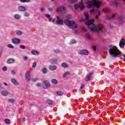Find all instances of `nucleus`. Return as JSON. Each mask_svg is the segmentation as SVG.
I'll return each instance as SVG.
<instances>
[{
	"mask_svg": "<svg viewBox=\"0 0 125 125\" xmlns=\"http://www.w3.org/2000/svg\"><path fill=\"white\" fill-rule=\"evenodd\" d=\"M124 0V2L125 3V0Z\"/></svg>",
	"mask_w": 125,
	"mask_h": 125,
	"instance_id": "obj_64",
	"label": "nucleus"
},
{
	"mask_svg": "<svg viewBox=\"0 0 125 125\" xmlns=\"http://www.w3.org/2000/svg\"><path fill=\"white\" fill-rule=\"evenodd\" d=\"M78 31L77 30H75L74 31V33L75 34V35H78Z\"/></svg>",
	"mask_w": 125,
	"mask_h": 125,
	"instance_id": "obj_56",
	"label": "nucleus"
},
{
	"mask_svg": "<svg viewBox=\"0 0 125 125\" xmlns=\"http://www.w3.org/2000/svg\"><path fill=\"white\" fill-rule=\"evenodd\" d=\"M49 69L51 71H55V70L57 69V66H56V65H50L49 67Z\"/></svg>",
	"mask_w": 125,
	"mask_h": 125,
	"instance_id": "obj_19",
	"label": "nucleus"
},
{
	"mask_svg": "<svg viewBox=\"0 0 125 125\" xmlns=\"http://www.w3.org/2000/svg\"><path fill=\"white\" fill-rule=\"evenodd\" d=\"M113 5H115V6H118L119 5V3L117 2V1H115L113 3H112Z\"/></svg>",
	"mask_w": 125,
	"mask_h": 125,
	"instance_id": "obj_38",
	"label": "nucleus"
},
{
	"mask_svg": "<svg viewBox=\"0 0 125 125\" xmlns=\"http://www.w3.org/2000/svg\"><path fill=\"white\" fill-rule=\"evenodd\" d=\"M11 74L13 75H15V70H12L11 71Z\"/></svg>",
	"mask_w": 125,
	"mask_h": 125,
	"instance_id": "obj_54",
	"label": "nucleus"
},
{
	"mask_svg": "<svg viewBox=\"0 0 125 125\" xmlns=\"http://www.w3.org/2000/svg\"><path fill=\"white\" fill-rule=\"evenodd\" d=\"M42 72L43 74H46L47 73V69L46 68H42Z\"/></svg>",
	"mask_w": 125,
	"mask_h": 125,
	"instance_id": "obj_32",
	"label": "nucleus"
},
{
	"mask_svg": "<svg viewBox=\"0 0 125 125\" xmlns=\"http://www.w3.org/2000/svg\"><path fill=\"white\" fill-rule=\"evenodd\" d=\"M51 83L53 84H57V83H58V81L55 79H52L51 80Z\"/></svg>",
	"mask_w": 125,
	"mask_h": 125,
	"instance_id": "obj_23",
	"label": "nucleus"
},
{
	"mask_svg": "<svg viewBox=\"0 0 125 125\" xmlns=\"http://www.w3.org/2000/svg\"><path fill=\"white\" fill-rule=\"evenodd\" d=\"M9 103H14L15 102V100L13 99H9Z\"/></svg>",
	"mask_w": 125,
	"mask_h": 125,
	"instance_id": "obj_37",
	"label": "nucleus"
},
{
	"mask_svg": "<svg viewBox=\"0 0 125 125\" xmlns=\"http://www.w3.org/2000/svg\"><path fill=\"white\" fill-rule=\"evenodd\" d=\"M117 15L116 14H112L111 15V17H107L106 19H107V20H110V19L111 18H115V17H116V16Z\"/></svg>",
	"mask_w": 125,
	"mask_h": 125,
	"instance_id": "obj_25",
	"label": "nucleus"
},
{
	"mask_svg": "<svg viewBox=\"0 0 125 125\" xmlns=\"http://www.w3.org/2000/svg\"><path fill=\"white\" fill-rule=\"evenodd\" d=\"M79 54L80 55H88L89 54V52L87 50L83 49L80 51Z\"/></svg>",
	"mask_w": 125,
	"mask_h": 125,
	"instance_id": "obj_9",
	"label": "nucleus"
},
{
	"mask_svg": "<svg viewBox=\"0 0 125 125\" xmlns=\"http://www.w3.org/2000/svg\"><path fill=\"white\" fill-rule=\"evenodd\" d=\"M85 37L86 38H87V39H89V40H90V35L88 34H86Z\"/></svg>",
	"mask_w": 125,
	"mask_h": 125,
	"instance_id": "obj_50",
	"label": "nucleus"
},
{
	"mask_svg": "<svg viewBox=\"0 0 125 125\" xmlns=\"http://www.w3.org/2000/svg\"><path fill=\"white\" fill-rule=\"evenodd\" d=\"M125 45V39H122L119 42V46L121 48H124Z\"/></svg>",
	"mask_w": 125,
	"mask_h": 125,
	"instance_id": "obj_13",
	"label": "nucleus"
},
{
	"mask_svg": "<svg viewBox=\"0 0 125 125\" xmlns=\"http://www.w3.org/2000/svg\"><path fill=\"white\" fill-rule=\"evenodd\" d=\"M30 75L31 72L30 71H27L25 73V80L27 82L31 81V78H30Z\"/></svg>",
	"mask_w": 125,
	"mask_h": 125,
	"instance_id": "obj_11",
	"label": "nucleus"
},
{
	"mask_svg": "<svg viewBox=\"0 0 125 125\" xmlns=\"http://www.w3.org/2000/svg\"><path fill=\"white\" fill-rule=\"evenodd\" d=\"M11 82L12 83H13V84H15V85H18V84H19V83H18V82H17V81L15 79L13 78L11 79Z\"/></svg>",
	"mask_w": 125,
	"mask_h": 125,
	"instance_id": "obj_17",
	"label": "nucleus"
},
{
	"mask_svg": "<svg viewBox=\"0 0 125 125\" xmlns=\"http://www.w3.org/2000/svg\"><path fill=\"white\" fill-rule=\"evenodd\" d=\"M56 18L58 20H59L56 21V24L57 25H60L61 26L64 24V21L62 20H60V18L59 17V16H57Z\"/></svg>",
	"mask_w": 125,
	"mask_h": 125,
	"instance_id": "obj_8",
	"label": "nucleus"
},
{
	"mask_svg": "<svg viewBox=\"0 0 125 125\" xmlns=\"http://www.w3.org/2000/svg\"><path fill=\"white\" fill-rule=\"evenodd\" d=\"M38 86H39V87L42 86V84H41V83H38Z\"/></svg>",
	"mask_w": 125,
	"mask_h": 125,
	"instance_id": "obj_59",
	"label": "nucleus"
},
{
	"mask_svg": "<svg viewBox=\"0 0 125 125\" xmlns=\"http://www.w3.org/2000/svg\"><path fill=\"white\" fill-rule=\"evenodd\" d=\"M66 18H67V19H71L72 18V16L71 15H67Z\"/></svg>",
	"mask_w": 125,
	"mask_h": 125,
	"instance_id": "obj_49",
	"label": "nucleus"
},
{
	"mask_svg": "<svg viewBox=\"0 0 125 125\" xmlns=\"http://www.w3.org/2000/svg\"><path fill=\"white\" fill-rule=\"evenodd\" d=\"M75 9L78 10L80 8L81 10H83L85 8V6L83 5V0H81L79 4H74Z\"/></svg>",
	"mask_w": 125,
	"mask_h": 125,
	"instance_id": "obj_5",
	"label": "nucleus"
},
{
	"mask_svg": "<svg viewBox=\"0 0 125 125\" xmlns=\"http://www.w3.org/2000/svg\"><path fill=\"white\" fill-rule=\"evenodd\" d=\"M92 13H94L96 19H98L99 18V16H100L101 15V12L99 11V9H97L96 10L93 9H91L90 10V14H92Z\"/></svg>",
	"mask_w": 125,
	"mask_h": 125,
	"instance_id": "obj_6",
	"label": "nucleus"
},
{
	"mask_svg": "<svg viewBox=\"0 0 125 125\" xmlns=\"http://www.w3.org/2000/svg\"><path fill=\"white\" fill-rule=\"evenodd\" d=\"M18 9L19 11H21L22 12H25L26 10H27V9H26V7L23 6H19L18 7Z\"/></svg>",
	"mask_w": 125,
	"mask_h": 125,
	"instance_id": "obj_15",
	"label": "nucleus"
},
{
	"mask_svg": "<svg viewBox=\"0 0 125 125\" xmlns=\"http://www.w3.org/2000/svg\"><path fill=\"white\" fill-rule=\"evenodd\" d=\"M1 94L3 95V96H7V95L9 94V93L6 90H3L1 91Z\"/></svg>",
	"mask_w": 125,
	"mask_h": 125,
	"instance_id": "obj_20",
	"label": "nucleus"
},
{
	"mask_svg": "<svg viewBox=\"0 0 125 125\" xmlns=\"http://www.w3.org/2000/svg\"><path fill=\"white\" fill-rule=\"evenodd\" d=\"M51 64H56L57 63V60L56 59H53L51 60Z\"/></svg>",
	"mask_w": 125,
	"mask_h": 125,
	"instance_id": "obj_27",
	"label": "nucleus"
},
{
	"mask_svg": "<svg viewBox=\"0 0 125 125\" xmlns=\"http://www.w3.org/2000/svg\"><path fill=\"white\" fill-rule=\"evenodd\" d=\"M57 12H62V11H66V7L62 5L58 7L57 9Z\"/></svg>",
	"mask_w": 125,
	"mask_h": 125,
	"instance_id": "obj_10",
	"label": "nucleus"
},
{
	"mask_svg": "<svg viewBox=\"0 0 125 125\" xmlns=\"http://www.w3.org/2000/svg\"><path fill=\"white\" fill-rule=\"evenodd\" d=\"M21 2H30L31 1V0H20Z\"/></svg>",
	"mask_w": 125,
	"mask_h": 125,
	"instance_id": "obj_36",
	"label": "nucleus"
},
{
	"mask_svg": "<svg viewBox=\"0 0 125 125\" xmlns=\"http://www.w3.org/2000/svg\"><path fill=\"white\" fill-rule=\"evenodd\" d=\"M24 16H25V17H29V16H30V14L28 12H25L24 13Z\"/></svg>",
	"mask_w": 125,
	"mask_h": 125,
	"instance_id": "obj_40",
	"label": "nucleus"
},
{
	"mask_svg": "<svg viewBox=\"0 0 125 125\" xmlns=\"http://www.w3.org/2000/svg\"><path fill=\"white\" fill-rule=\"evenodd\" d=\"M84 16L85 18V20H89V16L88 15V13H87V12H85L84 13Z\"/></svg>",
	"mask_w": 125,
	"mask_h": 125,
	"instance_id": "obj_21",
	"label": "nucleus"
},
{
	"mask_svg": "<svg viewBox=\"0 0 125 125\" xmlns=\"http://www.w3.org/2000/svg\"><path fill=\"white\" fill-rule=\"evenodd\" d=\"M41 11H44V9H43V8L42 7V8H41Z\"/></svg>",
	"mask_w": 125,
	"mask_h": 125,
	"instance_id": "obj_58",
	"label": "nucleus"
},
{
	"mask_svg": "<svg viewBox=\"0 0 125 125\" xmlns=\"http://www.w3.org/2000/svg\"><path fill=\"white\" fill-rule=\"evenodd\" d=\"M84 22L86 25L89 28L91 32H104L105 28L103 26H100L99 24L95 25L92 20H86L83 19L80 20V22Z\"/></svg>",
	"mask_w": 125,
	"mask_h": 125,
	"instance_id": "obj_1",
	"label": "nucleus"
},
{
	"mask_svg": "<svg viewBox=\"0 0 125 125\" xmlns=\"http://www.w3.org/2000/svg\"><path fill=\"white\" fill-rule=\"evenodd\" d=\"M14 62V59H13L12 58L8 59L6 61L7 64H12V63H13Z\"/></svg>",
	"mask_w": 125,
	"mask_h": 125,
	"instance_id": "obj_18",
	"label": "nucleus"
},
{
	"mask_svg": "<svg viewBox=\"0 0 125 125\" xmlns=\"http://www.w3.org/2000/svg\"><path fill=\"white\" fill-rule=\"evenodd\" d=\"M23 60L24 61H27V60H28V57L27 56L23 57Z\"/></svg>",
	"mask_w": 125,
	"mask_h": 125,
	"instance_id": "obj_51",
	"label": "nucleus"
},
{
	"mask_svg": "<svg viewBox=\"0 0 125 125\" xmlns=\"http://www.w3.org/2000/svg\"><path fill=\"white\" fill-rule=\"evenodd\" d=\"M82 30L83 32H87V30H86L85 28H84V27H82Z\"/></svg>",
	"mask_w": 125,
	"mask_h": 125,
	"instance_id": "obj_53",
	"label": "nucleus"
},
{
	"mask_svg": "<svg viewBox=\"0 0 125 125\" xmlns=\"http://www.w3.org/2000/svg\"><path fill=\"white\" fill-rule=\"evenodd\" d=\"M12 42L14 44H18L20 43V40L18 38H13L12 39Z\"/></svg>",
	"mask_w": 125,
	"mask_h": 125,
	"instance_id": "obj_14",
	"label": "nucleus"
},
{
	"mask_svg": "<svg viewBox=\"0 0 125 125\" xmlns=\"http://www.w3.org/2000/svg\"><path fill=\"white\" fill-rule=\"evenodd\" d=\"M64 23L66 26H67L70 29H76L78 25L74 21H72L68 19H65L64 21Z\"/></svg>",
	"mask_w": 125,
	"mask_h": 125,
	"instance_id": "obj_4",
	"label": "nucleus"
},
{
	"mask_svg": "<svg viewBox=\"0 0 125 125\" xmlns=\"http://www.w3.org/2000/svg\"><path fill=\"white\" fill-rule=\"evenodd\" d=\"M42 86L44 89H47L50 87V83L48 81H44L42 83Z\"/></svg>",
	"mask_w": 125,
	"mask_h": 125,
	"instance_id": "obj_7",
	"label": "nucleus"
},
{
	"mask_svg": "<svg viewBox=\"0 0 125 125\" xmlns=\"http://www.w3.org/2000/svg\"><path fill=\"white\" fill-rule=\"evenodd\" d=\"M118 21L120 24L122 23H124L125 20H124V16L122 15H120L118 16Z\"/></svg>",
	"mask_w": 125,
	"mask_h": 125,
	"instance_id": "obj_12",
	"label": "nucleus"
},
{
	"mask_svg": "<svg viewBox=\"0 0 125 125\" xmlns=\"http://www.w3.org/2000/svg\"><path fill=\"white\" fill-rule=\"evenodd\" d=\"M47 103L49 105H52V104H53V103L52 102V101H50V100L48 101Z\"/></svg>",
	"mask_w": 125,
	"mask_h": 125,
	"instance_id": "obj_47",
	"label": "nucleus"
},
{
	"mask_svg": "<svg viewBox=\"0 0 125 125\" xmlns=\"http://www.w3.org/2000/svg\"><path fill=\"white\" fill-rule=\"evenodd\" d=\"M103 11L104 12H105V13H109L110 12V10L108 9H104Z\"/></svg>",
	"mask_w": 125,
	"mask_h": 125,
	"instance_id": "obj_35",
	"label": "nucleus"
},
{
	"mask_svg": "<svg viewBox=\"0 0 125 125\" xmlns=\"http://www.w3.org/2000/svg\"><path fill=\"white\" fill-rule=\"evenodd\" d=\"M93 75V72L90 73L88 76H87V78L85 79L86 82H88L90 80V79H91V77H92V75Z\"/></svg>",
	"mask_w": 125,
	"mask_h": 125,
	"instance_id": "obj_16",
	"label": "nucleus"
},
{
	"mask_svg": "<svg viewBox=\"0 0 125 125\" xmlns=\"http://www.w3.org/2000/svg\"><path fill=\"white\" fill-rule=\"evenodd\" d=\"M55 0H51V1H54Z\"/></svg>",
	"mask_w": 125,
	"mask_h": 125,
	"instance_id": "obj_63",
	"label": "nucleus"
},
{
	"mask_svg": "<svg viewBox=\"0 0 125 125\" xmlns=\"http://www.w3.org/2000/svg\"><path fill=\"white\" fill-rule=\"evenodd\" d=\"M16 33L18 36H21L22 35V32L20 30L16 31Z\"/></svg>",
	"mask_w": 125,
	"mask_h": 125,
	"instance_id": "obj_31",
	"label": "nucleus"
},
{
	"mask_svg": "<svg viewBox=\"0 0 125 125\" xmlns=\"http://www.w3.org/2000/svg\"><path fill=\"white\" fill-rule=\"evenodd\" d=\"M69 75H70V72H66L64 73V74L63 75V78H66V77H67V76H69Z\"/></svg>",
	"mask_w": 125,
	"mask_h": 125,
	"instance_id": "obj_33",
	"label": "nucleus"
},
{
	"mask_svg": "<svg viewBox=\"0 0 125 125\" xmlns=\"http://www.w3.org/2000/svg\"><path fill=\"white\" fill-rule=\"evenodd\" d=\"M54 53L57 54L60 53V50L58 49L54 50Z\"/></svg>",
	"mask_w": 125,
	"mask_h": 125,
	"instance_id": "obj_43",
	"label": "nucleus"
},
{
	"mask_svg": "<svg viewBox=\"0 0 125 125\" xmlns=\"http://www.w3.org/2000/svg\"><path fill=\"white\" fill-rule=\"evenodd\" d=\"M109 47L110 48L109 50V54L112 57H115V58H116L117 55L122 54V52L120 51L116 46L110 45Z\"/></svg>",
	"mask_w": 125,
	"mask_h": 125,
	"instance_id": "obj_3",
	"label": "nucleus"
},
{
	"mask_svg": "<svg viewBox=\"0 0 125 125\" xmlns=\"http://www.w3.org/2000/svg\"><path fill=\"white\" fill-rule=\"evenodd\" d=\"M74 43H76V41L75 40L70 41L69 44H74Z\"/></svg>",
	"mask_w": 125,
	"mask_h": 125,
	"instance_id": "obj_42",
	"label": "nucleus"
},
{
	"mask_svg": "<svg viewBox=\"0 0 125 125\" xmlns=\"http://www.w3.org/2000/svg\"><path fill=\"white\" fill-rule=\"evenodd\" d=\"M52 22H53V23L55 22V20L53 19V20H52Z\"/></svg>",
	"mask_w": 125,
	"mask_h": 125,
	"instance_id": "obj_62",
	"label": "nucleus"
},
{
	"mask_svg": "<svg viewBox=\"0 0 125 125\" xmlns=\"http://www.w3.org/2000/svg\"><path fill=\"white\" fill-rule=\"evenodd\" d=\"M85 3L88 4L87 8H91L93 6L99 8L102 5V2L98 0H85Z\"/></svg>",
	"mask_w": 125,
	"mask_h": 125,
	"instance_id": "obj_2",
	"label": "nucleus"
},
{
	"mask_svg": "<svg viewBox=\"0 0 125 125\" xmlns=\"http://www.w3.org/2000/svg\"><path fill=\"white\" fill-rule=\"evenodd\" d=\"M14 18L15 19L19 20L21 19V16L20 15L15 14L14 15Z\"/></svg>",
	"mask_w": 125,
	"mask_h": 125,
	"instance_id": "obj_24",
	"label": "nucleus"
},
{
	"mask_svg": "<svg viewBox=\"0 0 125 125\" xmlns=\"http://www.w3.org/2000/svg\"><path fill=\"white\" fill-rule=\"evenodd\" d=\"M122 56H123V57H124V59H125V54L122 55Z\"/></svg>",
	"mask_w": 125,
	"mask_h": 125,
	"instance_id": "obj_61",
	"label": "nucleus"
},
{
	"mask_svg": "<svg viewBox=\"0 0 125 125\" xmlns=\"http://www.w3.org/2000/svg\"><path fill=\"white\" fill-rule=\"evenodd\" d=\"M56 93L59 96H62L63 95V92L61 91H58L56 92Z\"/></svg>",
	"mask_w": 125,
	"mask_h": 125,
	"instance_id": "obj_30",
	"label": "nucleus"
},
{
	"mask_svg": "<svg viewBox=\"0 0 125 125\" xmlns=\"http://www.w3.org/2000/svg\"><path fill=\"white\" fill-rule=\"evenodd\" d=\"M8 47H9V48H14V46H12V45L9 44L7 45Z\"/></svg>",
	"mask_w": 125,
	"mask_h": 125,
	"instance_id": "obj_48",
	"label": "nucleus"
},
{
	"mask_svg": "<svg viewBox=\"0 0 125 125\" xmlns=\"http://www.w3.org/2000/svg\"><path fill=\"white\" fill-rule=\"evenodd\" d=\"M22 121H23V122H26V118H23L22 119Z\"/></svg>",
	"mask_w": 125,
	"mask_h": 125,
	"instance_id": "obj_60",
	"label": "nucleus"
},
{
	"mask_svg": "<svg viewBox=\"0 0 125 125\" xmlns=\"http://www.w3.org/2000/svg\"><path fill=\"white\" fill-rule=\"evenodd\" d=\"M2 71H4V72H5L6 71H7V67H6V66H3L2 68Z\"/></svg>",
	"mask_w": 125,
	"mask_h": 125,
	"instance_id": "obj_45",
	"label": "nucleus"
},
{
	"mask_svg": "<svg viewBox=\"0 0 125 125\" xmlns=\"http://www.w3.org/2000/svg\"><path fill=\"white\" fill-rule=\"evenodd\" d=\"M20 47L21 49H26V46H25L24 45H20Z\"/></svg>",
	"mask_w": 125,
	"mask_h": 125,
	"instance_id": "obj_44",
	"label": "nucleus"
},
{
	"mask_svg": "<svg viewBox=\"0 0 125 125\" xmlns=\"http://www.w3.org/2000/svg\"><path fill=\"white\" fill-rule=\"evenodd\" d=\"M48 10H49V11H52L53 10L52 8H48Z\"/></svg>",
	"mask_w": 125,
	"mask_h": 125,
	"instance_id": "obj_55",
	"label": "nucleus"
},
{
	"mask_svg": "<svg viewBox=\"0 0 125 125\" xmlns=\"http://www.w3.org/2000/svg\"><path fill=\"white\" fill-rule=\"evenodd\" d=\"M31 53L33 55H39L40 54V53L37 50H32Z\"/></svg>",
	"mask_w": 125,
	"mask_h": 125,
	"instance_id": "obj_22",
	"label": "nucleus"
},
{
	"mask_svg": "<svg viewBox=\"0 0 125 125\" xmlns=\"http://www.w3.org/2000/svg\"><path fill=\"white\" fill-rule=\"evenodd\" d=\"M3 84L5 85L6 86H7V83H6L4 82Z\"/></svg>",
	"mask_w": 125,
	"mask_h": 125,
	"instance_id": "obj_57",
	"label": "nucleus"
},
{
	"mask_svg": "<svg viewBox=\"0 0 125 125\" xmlns=\"http://www.w3.org/2000/svg\"><path fill=\"white\" fill-rule=\"evenodd\" d=\"M30 81H32L33 83H36V82L39 81V78H31Z\"/></svg>",
	"mask_w": 125,
	"mask_h": 125,
	"instance_id": "obj_29",
	"label": "nucleus"
},
{
	"mask_svg": "<svg viewBox=\"0 0 125 125\" xmlns=\"http://www.w3.org/2000/svg\"><path fill=\"white\" fill-rule=\"evenodd\" d=\"M92 48L93 49L94 51H96V47H95V46H92Z\"/></svg>",
	"mask_w": 125,
	"mask_h": 125,
	"instance_id": "obj_52",
	"label": "nucleus"
},
{
	"mask_svg": "<svg viewBox=\"0 0 125 125\" xmlns=\"http://www.w3.org/2000/svg\"><path fill=\"white\" fill-rule=\"evenodd\" d=\"M70 3H75L77 2V0H68Z\"/></svg>",
	"mask_w": 125,
	"mask_h": 125,
	"instance_id": "obj_39",
	"label": "nucleus"
},
{
	"mask_svg": "<svg viewBox=\"0 0 125 125\" xmlns=\"http://www.w3.org/2000/svg\"><path fill=\"white\" fill-rule=\"evenodd\" d=\"M84 86V85L83 84V83H82L80 87V91H82V90H83Z\"/></svg>",
	"mask_w": 125,
	"mask_h": 125,
	"instance_id": "obj_41",
	"label": "nucleus"
},
{
	"mask_svg": "<svg viewBox=\"0 0 125 125\" xmlns=\"http://www.w3.org/2000/svg\"><path fill=\"white\" fill-rule=\"evenodd\" d=\"M36 66H37V62H34L32 63V68H36Z\"/></svg>",
	"mask_w": 125,
	"mask_h": 125,
	"instance_id": "obj_46",
	"label": "nucleus"
},
{
	"mask_svg": "<svg viewBox=\"0 0 125 125\" xmlns=\"http://www.w3.org/2000/svg\"><path fill=\"white\" fill-rule=\"evenodd\" d=\"M5 123L7 124V125H9V124H10V120L8 119H5Z\"/></svg>",
	"mask_w": 125,
	"mask_h": 125,
	"instance_id": "obj_34",
	"label": "nucleus"
},
{
	"mask_svg": "<svg viewBox=\"0 0 125 125\" xmlns=\"http://www.w3.org/2000/svg\"><path fill=\"white\" fill-rule=\"evenodd\" d=\"M45 16L49 20V22L52 21V18H50V15L47 14Z\"/></svg>",
	"mask_w": 125,
	"mask_h": 125,
	"instance_id": "obj_26",
	"label": "nucleus"
},
{
	"mask_svg": "<svg viewBox=\"0 0 125 125\" xmlns=\"http://www.w3.org/2000/svg\"><path fill=\"white\" fill-rule=\"evenodd\" d=\"M62 67V68H68V64L66 63L65 62H63L61 64Z\"/></svg>",
	"mask_w": 125,
	"mask_h": 125,
	"instance_id": "obj_28",
	"label": "nucleus"
}]
</instances>
